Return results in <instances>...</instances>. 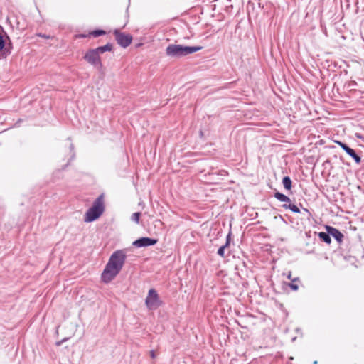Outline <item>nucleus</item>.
Returning <instances> with one entry per match:
<instances>
[{"mask_svg":"<svg viewBox=\"0 0 364 364\" xmlns=\"http://www.w3.org/2000/svg\"><path fill=\"white\" fill-rule=\"evenodd\" d=\"M127 251V249L118 250L111 255L101 275L103 282H110L120 272L124 265Z\"/></svg>","mask_w":364,"mask_h":364,"instance_id":"1","label":"nucleus"},{"mask_svg":"<svg viewBox=\"0 0 364 364\" xmlns=\"http://www.w3.org/2000/svg\"><path fill=\"white\" fill-rule=\"evenodd\" d=\"M201 46H188L179 44H170L166 49V54L170 58H179L199 51Z\"/></svg>","mask_w":364,"mask_h":364,"instance_id":"2","label":"nucleus"},{"mask_svg":"<svg viewBox=\"0 0 364 364\" xmlns=\"http://www.w3.org/2000/svg\"><path fill=\"white\" fill-rule=\"evenodd\" d=\"M104 210V199L102 194L95 199L92 207L87 210L84 217V221L86 223L95 221L103 213Z\"/></svg>","mask_w":364,"mask_h":364,"instance_id":"3","label":"nucleus"},{"mask_svg":"<svg viewBox=\"0 0 364 364\" xmlns=\"http://www.w3.org/2000/svg\"><path fill=\"white\" fill-rule=\"evenodd\" d=\"M100 55V53L96 50V48L90 49L86 52L83 58L90 65H92L97 70H100L102 68V63Z\"/></svg>","mask_w":364,"mask_h":364,"instance_id":"4","label":"nucleus"},{"mask_svg":"<svg viewBox=\"0 0 364 364\" xmlns=\"http://www.w3.org/2000/svg\"><path fill=\"white\" fill-rule=\"evenodd\" d=\"M145 304L149 310H156L161 305L159 294L154 289H149Z\"/></svg>","mask_w":364,"mask_h":364,"instance_id":"5","label":"nucleus"},{"mask_svg":"<svg viewBox=\"0 0 364 364\" xmlns=\"http://www.w3.org/2000/svg\"><path fill=\"white\" fill-rule=\"evenodd\" d=\"M114 34L115 36V39L117 43L123 47H128L132 41V36L129 34H125L124 33H122L118 30H115L114 31Z\"/></svg>","mask_w":364,"mask_h":364,"instance_id":"6","label":"nucleus"},{"mask_svg":"<svg viewBox=\"0 0 364 364\" xmlns=\"http://www.w3.org/2000/svg\"><path fill=\"white\" fill-rule=\"evenodd\" d=\"M156 242L157 240L156 239L143 237L134 241L132 245L136 247H143L154 245Z\"/></svg>","mask_w":364,"mask_h":364,"instance_id":"7","label":"nucleus"},{"mask_svg":"<svg viewBox=\"0 0 364 364\" xmlns=\"http://www.w3.org/2000/svg\"><path fill=\"white\" fill-rule=\"evenodd\" d=\"M337 144L349 155L350 156L356 164H360L361 159L360 157L356 154L355 151L350 147H349L346 144L341 142V141H337Z\"/></svg>","mask_w":364,"mask_h":364,"instance_id":"8","label":"nucleus"},{"mask_svg":"<svg viewBox=\"0 0 364 364\" xmlns=\"http://www.w3.org/2000/svg\"><path fill=\"white\" fill-rule=\"evenodd\" d=\"M326 230L331 236L336 239V241L338 242H342L343 235L338 229L331 226H326Z\"/></svg>","mask_w":364,"mask_h":364,"instance_id":"9","label":"nucleus"},{"mask_svg":"<svg viewBox=\"0 0 364 364\" xmlns=\"http://www.w3.org/2000/svg\"><path fill=\"white\" fill-rule=\"evenodd\" d=\"M112 48H113L112 44L108 43L103 46H100V47L96 48V50H97L100 53V54H102L105 52L112 51Z\"/></svg>","mask_w":364,"mask_h":364,"instance_id":"10","label":"nucleus"},{"mask_svg":"<svg viewBox=\"0 0 364 364\" xmlns=\"http://www.w3.org/2000/svg\"><path fill=\"white\" fill-rule=\"evenodd\" d=\"M319 238L326 244H330L331 242V238L330 234L324 232H321L318 233Z\"/></svg>","mask_w":364,"mask_h":364,"instance_id":"11","label":"nucleus"},{"mask_svg":"<svg viewBox=\"0 0 364 364\" xmlns=\"http://www.w3.org/2000/svg\"><path fill=\"white\" fill-rule=\"evenodd\" d=\"M274 197L281 202H290V198L286 195L281 193L279 192H276L274 193Z\"/></svg>","mask_w":364,"mask_h":364,"instance_id":"12","label":"nucleus"},{"mask_svg":"<svg viewBox=\"0 0 364 364\" xmlns=\"http://www.w3.org/2000/svg\"><path fill=\"white\" fill-rule=\"evenodd\" d=\"M291 180L289 176H284L282 179V184L285 189L290 190L291 188Z\"/></svg>","mask_w":364,"mask_h":364,"instance_id":"13","label":"nucleus"},{"mask_svg":"<svg viewBox=\"0 0 364 364\" xmlns=\"http://www.w3.org/2000/svg\"><path fill=\"white\" fill-rule=\"evenodd\" d=\"M282 207L285 209H289L293 213H300V209L294 204H284Z\"/></svg>","mask_w":364,"mask_h":364,"instance_id":"14","label":"nucleus"},{"mask_svg":"<svg viewBox=\"0 0 364 364\" xmlns=\"http://www.w3.org/2000/svg\"><path fill=\"white\" fill-rule=\"evenodd\" d=\"M105 33H106V32L104 30L96 29V30H94L92 32H90V35L92 36L95 38H97L98 36L105 35Z\"/></svg>","mask_w":364,"mask_h":364,"instance_id":"15","label":"nucleus"},{"mask_svg":"<svg viewBox=\"0 0 364 364\" xmlns=\"http://www.w3.org/2000/svg\"><path fill=\"white\" fill-rule=\"evenodd\" d=\"M296 282H299V277H295L292 279L291 283H289L288 286L293 290V291H297L299 289V287L297 284H296Z\"/></svg>","mask_w":364,"mask_h":364,"instance_id":"16","label":"nucleus"},{"mask_svg":"<svg viewBox=\"0 0 364 364\" xmlns=\"http://www.w3.org/2000/svg\"><path fill=\"white\" fill-rule=\"evenodd\" d=\"M140 216H141V213L136 212V213H134L132 214L131 219L132 221H134L136 223H139Z\"/></svg>","mask_w":364,"mask_h":364,"instance_id":"17","label":"nucleus"},{"mask_svg":"<svg viewBox=\"0 0 364 364\" xmlns=\"http://www.w3.org/2000/svg\"><path fill=\"white\" fill-rule=\"evenodd\" d=\"M227 247H225V245H222L218 250V255L220 257H223L225 256V249Z\"/></svg>","mask_w":364,"mask_h":364,"instance_id":"18","label":"nucleus"},{"mask_svg":"<svg viewBox=\"0 0 364 364\" xmlns=\"http://www.w3.org/2000/svg\"><path fill=\"white\" fill-rule=\"evenodd\" d=\"M5 46V41L3 36L0 34V51L3 50Z\"/></svg>","mask_w":364,"mask_h":364,"instance_id":"19","label":"nucleus"},{"mask_svg":"<svg viewBox=\"0 0 364 364\" xmlns=\"http://www.w3.org/2000/svg\"><path fill=\"white\" fill-rule=\"evenodd\" d=\"M230 236H231V233H230V232H229V234H228V235H227V237H226V242H225V244L224 245H225V247H228V246H229V245H230V240H231Z\"/></svg>","mask_w":364,"mask_h":364,"instance_id":"20","label":"nucleus"},{"mask_svg":"<svg viewBox=\"0 0 364 364\" xmlns=\"http://www.w3.org/2000/svg\"><path fill=\"white\" fill-rule=\"evenodd\" d=\"M70 151L73 152L72 156H71L70 159H73L74 157H75V153L73 151L74 146H73V144L72 143L70 144Z\"/></svg>","mask_w":364,"mask_h":364,"instance_id":"21","label":"nucleus"},{"mask_svg":"<svg viewBox=\"0 0 364 364\" xmlns=\"http://www.w3.org/2000/svg\"><path fill=\"white\" fill-rule=\"evenodd\" d=\"M38 36H40V37L46 38V39H48V38H50V36H47L46 34H42V33H38Z\"/></svg>","mask_w":364,"mask_h":364,"instance_id":"22","label":"nucleus"},{"mask_svg":"<svg viewBox=\"0 0 364 364\" xmlns=\"http://www.w3.org/2000/svg\"><path fill=\"white\" fill-rule=\"evenodd\" d=\"M287 277L289 279H291L292 281V278H291V272L289 271L287 274Z\"/></svg>","mask_w":364,"mask_h":364,"instance_id":"23","label":"nucleus"},{"mask_svg":"<svg viewBox=\"0 0 364 364\" xmlns=\"http://www.w3.org/2000/svg\"><path fill=\"white\" fill-rule=\"evenodd\" d=\"M66 340H67V338H65V339H63V340H62V341H58V342L56 343V345L59 346H60V345L62 344V343H63V342H64V341H66Z\"/></svg>","mask_w":364,"mask_h":364,"instance_id":"24","label":"nucleus"},{"mask_svg":"<svg viewBox=\"0 0 364 364\" xmlns=\"http://www.w3.org/2000/svg\"><path fill=\"white\" fill-rule=\"evenodd\" d=\"M151 357L152 358H155V354H154V350H151Z\"/></svg>","mask_w":364,"mask_h":364,"instance_id":"25","label":"nucleus"},{"mask_svg":"<svg viewBox=\"0 0 364 364\" xmlns=\"http://www.w3.org/2000/svg\"><path fill=\"white\" fill-rule=\"evenodd\" d=\"M304 211L306 212L309 215H311V213H309V211L307 209L304 208Z\"/></svg>","mask_w":364,"mask_h":364,"instance_id":"26","label":"nucleus"},{"mask_svg":"<svg viewBox=\"0 0 364 364\" xmlns=\"http://www.w3.org/2000/svg\"><path fill=\"white\" fill-rule=\"evenodd\" d=\"M314 364H317V361H314Z\"/></svg>","mask_w":364,"mask_h":364,"instance_id":"27","label":"nucleus"}]
</instances>
